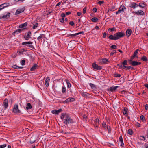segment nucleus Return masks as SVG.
<instances>
[{"label":"nucleus","mask_w":148,"mask_h":148,"mask_svg":"<svg viewBox=\"0 0 148 148\" xmlns=\"http://www.w3.org/2000/svg\"><path fill=\"white\" fill-rule=\"evenodd\" d=\"M60 117L63 120L64 123L66 125L73 123V119L67 114L62 113L61 114Z\"/></svg>","instance_id":"1"},{"label":"nucleus","mask_w":148,"mask_h":148,"mask_svg":"<svg viewBox=\"0 0 148 148\" xmlns=\"http://www.w3.org/2000/svg\"><path fill=\"white\" fill-rule=\"evenodd\" d=\"M125 36V34L122 32L116 33L114 34V36H115L116 40L124 37Z\"/></svg>","instance_id":"2"},{"label":"nucleus","mask_w":148,"mask_h":148,"mask_svg":"<svg viewBox=\"0 0 148 148\" xmlns=\"http://www.w3.org/2000/svg\"><path fill=\"white\" fill-rule=\"evenodd\" d=\"M32 44L33 42L31 41L25 42H22V45H25L32 49H34V47L33 45H32Z\"/></svg>","instance_id":"3"},{"label":"nucleus","mask_w":148,"mask_h":148,"mask_svg":"<svg viewBox=\"0 0 148 148\" xmlns=\"http://www.w3.org/2000/svg\"><path fill=\"white\" fill-rule=\"evenodd\" d=\"M13 112L14 113H19L21 111L18 109V106L17 104H15L13 108Z\"/></svg>","instance_id":"4"},{"label":"nucleus","mask_w":148,"mask_h":148,"mask_svg":"<svg viewBox=\"0 0 148 148\" xmlns=\"http://www.w3.org/2000/svg\"><path fill=\"white\" fill-rule=\"evenodd\" d=\"M132 13L138 16L143 15L145 14L144 12L141 10H139L136 11H133Z\"/></svg>","instance_id":"5"},{"label":"nucleus","mask_w":148,"mask_h":148,"mask_svg":"<svg viewBox=\"0 0 148 148\" xmlns=\"http://www.w3.org/2000/svg\"><path fill=\"white\" fill-rule=\"evenodd\" d=\"M126 9V8L124 6H121L119 8L118 11L116 12V14H119L122 12Z\"/></svg>","instance_id":"6"},{"label":"nucleus","mask_w":148,"mask_h":148,"mask_svg":"<svg viewBox=\"0 0 148 148\" xmlns=\"http://www.w3.org/2000/svg\"><path fill=\"white\" fill-rule=\"evenodd\" d=\"M138 6V5L136 3L132 2L129 4V7L135 9Z\"/></svg>","instance_id":"7"},{"label":"nucleus","mask_w":148,"mask_h":148,"mask_svg":"<svg viewBox=\"0 0 148 148\" xmlns=\"http://www.w3.org/2000/svg\"><path fill=\"white\" fill-rule=\"evenodd\" d=\"M130 64L133 66H135L138 65H140L141 63L140 62H138L135 61H133L130 62Z\"/></svg>","instance_id":"8"},{"label":"nucleus","mask_w":148,"mask_h":148,"mask_svg":"<svg viewBox=\"0 0 148 148\" xmlns=\"http://www.w3.org/2000/svg\"><path fill=\"white\" fill-rule=\"evenodd\" d=\"M82 95L86 98H90L91 97V95L89 93L86 92H82L81 93Z\"/></svg>","instance_id":"9"},{"label":"nucleus","mask_w":148,"mask_h":148,"mask_svg":"<svg viewBox=\"0 0 148 148\" xmlns=\"http://www.w3.org/2000/svg\"><path fill=\"white\" fill-rule=\"evenodd\" d=\"M32 34L30 31H28L27 35H25L24 36V38L26 40H28L31 38Z\"/></svg>","instance_id":"10"},{"label":"nucleus","mask_w":148,"mask_h":148,"mask_svg":"<svg viewBox=\"0 0 148 148\" xmlns=\"http://www.w3.org/2000/svg\"><path fill=\"white\" fill-rule=\"evenodd\" d=\"M8 104V100L7 99H5L4 100L3 102V106L4 109H6L7 108Z\"/></svg>","instance_id":"11"},{"label":"nucleus","mask_w":148,"mask_h":148,"mask_svg":"<svg viewBox=\"0 0 148 148\" xmlns=\"http://www.w3.org/2000/svg\"><path fill=\"white\" fill-rule=\"evenodd\" d=\"M92 67L95 69L100 70L102 69L101 66H98V65L96 64L95 63H93L92 65Z\"/></svg>","instance_id":"12"},{"label":"nucleus","mask_w":148,"mask_h":148,"mask_svg":"<svg viewBox=\"0 0 148 148\" xmlns=\"http://www.w3.org/2000/svg\"><path fill=\"white\" fill-rule=\"evenodd\" d=\"M62 111V109H59L58 110H53L51 111V112L52 113L55 114H58Z\"/></svg>","instance_id":"13"},{"label":"nucleus","mask_w":148,"mask_h":148,"mask_svg":"<svg viewBox=\"0 0 148 148\" xmlns=\"http://www.w3.org/2000/svg\"><path fill=\"white\" fill-rule=\"evenodd\" d=\"M75 99L73 98H69L65 100V102L67 103L68 102L74 101H75Z\"/></svg>","instance_id":"14"},{"label":"nucleus","mask_w":148,"mask_h":148,"mask_svg":"<svg viewBox=\"0 0 148 148\" xmlns=\"http://www.w3.org/2000/svg\"><path fill=\"white\" fill-rule=\"evenodd\" d=\"M50 81V79L49 77H47L46 78L45 84L47 87H48L49 86V82Z\"/></svg>","instance_id":"15"},{"label":"nucleus","mask_w":148,"mask_h":148,"mask_svg":"<svg viewBox=\"0 0 148 148\" xmlns=\"http://www.w3.org/2000/svg\"><path fill=\"white\" fill-rule=\"evenodd\" d=\"M25 29V28H22L21 29H17L15 30L14 32L12 34H18V33H20L22 30H23Z\"/></svg>","instance_id":"16"},{"label":"nucleus","mask_w":148,"mask_h":148,"mask_svg":"<svg viewBox=\"0 0 148 148\" xmlns=\"http://www.w3.org/2000/svg\"><path fill=\"white\" fill-rule=\"evenodd\" d=\"M132 33V30L130 29H128L126 31V34L128 37H129Z\"/></svg>","instance_id":"17"},{"label":"nucleus","mask_w":148,"mask_h":148,"mask_svg":"<svg viewBox=\"0 0 148 148\" xmlns=\"http://www.w3.org/2000/svg\"><path fill=\"white\" fill-rule=\"evenodd\" d=\"M24 10L23 8L17 9L15 12V15H17L23 12Z\"/></svg>","instance_id":"18"},{"label":"nucleus","mask_w":148,"mask_h":148,"mask_svg":"<svg viewBox=\"0 0 148 148\" xmlns=\"http://www.w3.org/2000/svg\"><path fill=\"white\" fill-rule=\"evenodd\" d=\"M119 86H118L110 87L109 88V90L111 92L114 91Z\"/></svg>","instance_id":"19"},{"label":"nucleus","mask_w":148,"mask_h":148,"mask_svg":"<svg viewBox=\"0 0 148 148\" xmlns=\"http://www.w3.org/2000/svg\"><path fill=\"white\" fill-rule=\"evenodd\" d=\"M27 25V23L25 22L23 24H21L19 25V27L20 28H23L26 26ZM26 29V28H25Z\"/></svg>","instance_id":"20"},{"label":"nucleus","mask_w":148,"mask_h":148,"mask_svg":"<svg viewBox=\"0 0 148 148\" xmlns=\"http://www.w3.org/2000/svg\"><path fill=\"white\" fill-rule=\"evenodd\" d=\"M89 85L92 89L95 90H97V88L95 85L92 83H90L89 84Z\"/></svg>","instance_id":"21"},{"label":"nucleus","mask_w":148,"mask_h":148,"mask_svg":"<svg viewBox=\"0 0 148 148\" xmlns=\"http://www.w3.org/2000/svg\"><path fill=\"white\" fill-rule=\"evenodd\" d=\"M1 6H2L3 8L4 9L5 7H7L9 6L10 4L8 3H3L2 4H1Z\"/></svg>","instance_id":"22"},{"label":"nucleus","mask_w":148,"mask_h":148,"mask_svg":"<svg viewBox=\"0 0 148 148\" xmlns=\"http://www.w3.org/2000/svg\"><path fill=\"white\" fill-rule=\"evenodd\" d=\"M38 66L36 64H35L31 68L30 70L31 71H34L38 67Z\"/></svg>","instance_id":"23"},{"label":"nucleus","mask_w":148,"mask_h":148,"mask_svg":"<svg viewBox=\"0 0 148 148\" xmlns=\"http://www.w3.org/2000/svg\"><path fill=\"white\" fill-rule=\"evenodd\" d=\"M127 108H124V109L123 110V113L124 115L126 116H127L128 115L127 113Z\"/></svg>","instance_id":"24"},{"label":"nucleus","mask_w":148,"mask_h":148,"mask_svg":"<svg viewBox=\"0 0 148 148\" xmlns=\"http://www.w3.org/2000/svg\"><path fill=\"white\" fill-rule=\"evenodd\" d=\"M27 51L25 49L23 48L18 51V53L19 54H21L24 52H26Z\"/></svg>","instance_id":"25"},{"label":"nucleus","mask_w":148,"mask_h":148,"mask_svg":"<svg viewBox=\"0 0 148 148\" xmlns=\"http://www.w3.org/2000/svg\"><path fill=\"white\" fill-rule=\"evenodd\" d=\"M32 108V106L31 105L30 103H28L27 105L26 106V108L27 110L31 109Z\"/></svg>","instance_id":"26"},{"label":"nucleus","mask_w":148,"mask_h":148,"mask_svg":"<svg viewBox=\"0 0 148 148\" xmlns=\"http://www.w3.org/2000/svg\"><path fill=\"white\" fill-rule=\"evenodd\" d=\"M124 68L123 69H125L133 70L134 69L133 67L129 66H124Z\"/></svg>","instance_id":"27"},{"label":"nucleus","mask_w":148,"mask_h":148,"mask_svg":"<svg viewBox=\"0 0 148 148\" xmlns=\"http://www.w3.org/2000/svg\"><path fill=\"white\" fill-rule=\"evenodd\" d=\"M10 13L8 12V13L6 15H3V18H8L10 16Z\"/></svg>","instance_id":"28"},{"label":"nucleus","mask_w":148,"mask_h":148,"mask_svg":"<svg viewBox=\"0 0 148 148\" xmlns=\"http://www.w3.org/2000/svg\"><path fill=\"white\" fill-rule=\"evenodd\" d=\"M115 36H114L112 35H110L109 36H108V38L111 40H116V39L115 38Z\"/></svg>","instance_id":"29"},{"label":"nucleus","mask_w":148,"mask_h":148,"mask_svg":"<svg viewBox=\"0 0 148 148\" xmlns=\"http://www.w3.org/2000/svg\"><path fill=\"white\" fill-rule=\"evenodd\" d=\"M146 5L143 3H139V5H138V6H139L141 8H144Z\"/></svg>","instance_id":"30"},{"label":"nucleus","mask_w":148,"mask_h":148,"mask_svg":"<svg viewBox=\"0 0 148 148\" xmlns=\"http://www.w3.org/2000/svg\"><path fill=\"white\" fill-rule=\"evenodd\" d=\"M127 63V60H125L122 63L123 65V69L124 67V66H126L125 65H126Z\"/></svg>","instance_id":"31"},{"label":"nucleus","mask_w":148,"mask_h":148,"mask_svg":"<svg viewBox=\"0 0 148 148\" xmlns=\"http://www.w3.org/2000/svg\"><path fill=\"white\" fill-rule=\"evenodd\" d=\"M77 33H75V34H68V36H71L72 37H75L77 35Z\"/></svg>","instance_id":"32"},{"label":"nucleus","mask_w":148,"mask_h":148,"mask_svg":"<svg viewBox=\"0 0 148 148\" xmlns=\"http://www.w3.org/2000/svg\"><path fill=\"white\" fill-rule=\"evenodd\" d=\"M141 60L144 61L146 62L148 60L147 58L145 56H144L141 58Z\"/></svg>","instance_id":"33"},{"label":"nucleus","mask_w":148,"mask_h":148,"mask_svg":"<svg viewBox=\"0 0 148 148\" xmlns=\"http://www.w3.org/2000/svg\"><path fill=\"white\" fill-rule=\"evenodd\" d=\"M91 20L93 22H97L98 21V19L96 17H93L91 19Z\"/></svg>","instance_id":"34"},{"label":"nucleus","mask_w":148,"mask_h":148,"mask_svg":"<svg viewBox=\"0 0 148 148\" xmlns=\"http://www.w3.org/2000/svg\"><path fill=\"white\" fill-rule=\"evenodd\" d=\"M12 67L14 69H20L23 68L22 67H19L16 65H14L12 66Z\"/></svg>","instance_id":"35"},{"label":"nucleus","mask_w":148,"mask_h":148,"mask_svg":"<svg viewBox=\"0 0 148 148\" xmlns=\"http://www.w3.org/2000/svg\"><path fill=\"white\" fill-rule=\"evenodd\" d=\"M102 126L103 128L104 129H106V128H107V127H108V126H107L106 123L104 122H103V123H102Z\"/></svg>","instance_id":"36"},{"label":"nucleus","mask_w":148,"mask_h":148,"mask_svg":"<svg viewBox=\"0 0 148 148\" xmlns=\"http://www.w3.org/2000/svg\"><path fill=\"white\" fill-rule=\"evenodd\" d=\"M45 35L41 34H40V36L37 38V39L38 40H39L43 37L45 38Z\"/></svg>","instance_id":"37"},{"label":"nucleus","mask_w":148,"mask_h":148,"mask_svg":"<svg viewBox=\"0 0 148 148\" xmlns=\"http://www.w3.org/2000/svg\"><path fill=\"white\" fill-rule=\"evenodd\" d=\"M87 116L85 115H84L83 116V119L84 120L85 122H86L87 121Z\"/></svg>","instance_id":"38"},{"label":"nucleus","mask_w":148,"mask_h":148,"mask_svg":"<svg viewBox=\"0 0 148 148\" xmlns=\"http://www.w3.org/2000/svg\"><path fill=\"white\" fill-rule=\"evenodd\" d=\"M140 119L141 120H142V121H146L145 117L144 116H143V115H141L140 116Z\"/></svg>","instance_id":"39"},{"label":"nucleus","mask_w":148,"mask_h":148,"mask_svg":"<svg viewBox=\"0 0 148 148\" xmlns=\"http://www.w3.org/2000/svg\"><path fill=\"white\" fill-rule=\"evenodd\" d=\"M102 64H105L108 62V60L106 58H103L102 59Z\"/></svg>","instance_id":"40"},{"label":"nucleus","mask_w":148,"mask_h":148,"mask_svg":"<svg viewBox=\"0 0 148 148\" xmlns=\"http://www.w3.org/2000/svg\"><path fill=\"white\" fill-rule=\"evenodd\" d=\"M66 88L64 86H63L62 90V93H64L66 92Z\"/></svg>","instance_id":"41"},{"label":"nucleus","mask_w":148,"mask_h":148,"mask_svg":"<svg viewBox=\"0 0 148 148\" xmlns=\"http://www.w3.org/2000/svg\"><path fill=\"white\" fill-rule=\"evenodd\" d=\"M136 57V56L134 55H133L131 57L130 59L129 60L130 62L133 61V60Z\"/></svg>","instance_id":"42"},{"label":"nucleus","mask_w":148,"mask_h":148,"mask_svg":"<svg viewBox=\"0 0 148 148\" xmlns=\"http://www.w3.org/2000/svg\"><path fill=\"white\" fill-rule=\"evenodd\" d=\"M66 83L67 84V87L68 88H70L71 87V84L69 82V81L66 80Z\"/></svg>","instance_id":"43"},{"label":"nucleus","mask_w":148,"mask_h":148,"mask_svg":"<svg viewBox=\"0 0 148 148\" xmlns=\"http://www.w3.org/2000/svg\"><path fill=\"white\" fill-rule=\"evenodd\" d=\"M38 24L37 23H35L33 26V29H36L37 27L38 26Z\"/></svg>","instance_id":"44"},{"label":"nucleus","mask_w":148,"mask_h":148,"mask_svg":"<svg viewBox=\"0 0 148 148\" xmlns=\"http://www.w3.org/2000/svg\"><path fill=\"white\" fill-rule=\"evenodd\" d=\"M128 133L130 135H132L133 133L132 130L131 129H129L128 130Z\"/></svg>","instance_id":"45"},{"label":"nucleus","mask_w":148,"mask_h":148,"mask_svg":"<svg viewBox=\"0 0 148 148\" xmlns=\"http://www.w3.org/2000/svg\"><path fill=\"white\" fill-rule=\"evenodd\" d=\"M116 51L115 50H113L110 53V55L111 56L113 55L115 53H116Z\"/></svg>","instance_id":"46"},{"label":"nucleus","mask_w":148,"mask_h":148,"mask_svg":"<svg viewBox=\"0 0 148 148\" xmlns=\"http://www.w3.org/2000/svg\"><path fill=\"white\" fill-rule=\"evenodd\" d=\"M138 51H139L138 49H137L136 50V51L134 52L133 55H134L135 56H136V55L138 53Z\"/></svg>","instance_id":"47"},{"label":"nucleus","mask_w":148,"mask_h":148,"mask_svg":"<svg viewBox=\"0 0 148 148\" xmlns=\"http://www.w3.org/2000/svg\"><path fill=\"white\" fill-rule=\"evenodd\" d=\"M7 146L6 144H4L3 145H0V148H4L5 147Z\"/></svg>","instance_id":"48"},{"label":"nucleus","mask_w":148,"mask_h":148,"mask_svg":"<svg viewBox=\"0 0 148 148\" xmlns=\"http://www.w3.org/2000/svg\"><path fill=\"white\" fill-rule=\"evenodd\" d=\"M25 60H24V59L22 60L21 61V64L22 65H25Z\"/></svg>","instance_id":"49"},{"label":"nucleus","mask_w":148,"mask_h":148,"mask_svg":"<svg viewBox=\"0 0 148 148\" xmlns=\"http://www.w3.org/2000/svg\"><path fill=\"white\" fill-rule=\"evenodd\" d=\"M110 47L112 49H115L117 48V46L116 45H112L110 46Z\"/></svg>","instance_id":"50"},{"label":"nucleus","mask_w":148,"mask_h":148,"mask_svg":"<svg viewBox=\"0 0 148 148\" xmlns=\"http://www.w3.org/2000/svg\"><path fill=\"white\" fill-rule=\"evenodd\" d=\"M114 76L116 77H119L121 76V75L120 74H116L114 75Z\"/></svg>","instance_id":"51"},{"label":"nucleus","mask_w":148,"mask_h":148,"mask_svg":"<svg viewBox=\"0 0 148 148\" xmlns=\"http://www.w3.org/2000/svg\"><path fill=\"white\" fill-rule=\"evenodd\" d=\"M107 130L108 131V132L109 133L111 132V130H110V126H108L107 127Z\"/></svg>","instance_id":"52"},{"label":"nucleus","mask_w":148,"mask_h":148,"mask_svg":"<svg viewBox=\"0 0 148 148\" xmlns=\"http://www.w3.org/2000/svg\"><path fill=\"white\" fill-rule=\"evenodd\" d=\"M69 24L71 25L72 26H73L74 25V22L72 21H71L69 22Z\"/></svg>","instance_id":"53"},{"label":"nucleus","mask_w":148,"mask_h":148,"mask_svg":"<svg viewBox=\"0 0 148 148\" xmlns=\"http://www.w3.org/2000/svg\"><path fill=\"white\" fill-rule=\"evenodd\" d=\"M119 140L120 142H123V141L121 135L119 137Z\"/></svg>","instance_id":"54"},{"label":"nucleus","mask_w":148,"mask_h":148,"mask_svg":"<svg viewBox=\"0 0 148 148\" xmlns=\"http://www.w3.org/2000/svg\"><path fill=\"white\" fill-rule=\"evenodd\" d=\"M107 35V34L106 32H105L103 33V37L104 38H106V36Z\"/></svg>","instance_id":"55"},{"label":"nucleus","mask_w":148,"mask_h":148,"mask_svg":"<svg viewBox=\"0 0 148 148\" xmlns=\"http://www.w3.org/2000/svg\"><path fill=\"white\" fill-rule=\"evenodd\" d=\"M97 9L96 8H94L93 9L92 11L93 12L95 13L97 12Z\"/></svg>","instance_id":"56"},{"label":"nucleus","mask_w":148,"mask_h":148,"mask_svg":"<svg viewBox=\"0 0 148 148\" xmlns=\"http://www.w3.org/2000/svg\"><path fill=\"white\" fill-rule=\"evenodd\" d=\"M104 3V1H99L98 3L100 5H101V4H103Z\"/></svg>","instance_id":"57"},{"label":"nucleus","mask_w":148,"mask_h":148,"mask_svg":"<svg viewBox=\"0 0 148 148\" xmlns=\"http://www.w3.org/2000/svg\"><path fill=\"white\" fill-rule=\"evenodd\" d=\"M115 30V28L113 27V28H109L108 30V31L110 30L111 31V32H112V31H114V30Z\"/></svg>","instance_id":"58"},{"label":"nucleus","mask_w":148,"mask_h":148,"mask_svg":"<svg viewBox=\"0 0 148 148\" xmlns=\"http://www.w3.org/2000/svg\"><path fill=\"white\" fill-rule=\"evenodd\" d=\"M86 8L85 7L83 9V13L85 14L86 12Z\"/></svg>","instance_id":"59"},{"label":"nucleus","mask_w":148,"mask_h":148,"mask_svg":"<svg viewBox=\"0 0 148 148\" xmlns=\"http://www.w3.org/2000/svg\"><path fill=\"white\" fill-rule=\"evenodd\" d=\"M135 125L138 127H140V124L138 122H136Z\"/></svg>","instance_id":"60"},{"label":"nucleus","mask_w":148,"mask_h":148,"mask_svg":"<svg viewBox=\"0 0 148 148\" xmlns=\"http://www.w3.org/2000/svg\"><path fill=\"white\" fill-rule=\"evenodd\" d=\"M65 14L64 13L62 14L61 15V16L62 17V18L65 17Z\"/></svg>","instance_id":"61"},{"label":"nucleus","mask_w":148,"mask_h":148,"mask_svg":"<svg viewBox=\"0 0 148 148\" xmlns=\"http://www.w3.org/2000/svg\"><path fill=\"white\" fill-rule=\"evenodd\" d=\"M64 21V19L63 18H62L61 19H60V21L62 23Z\"/></svg>","instance_id":"62"},{"label":"nucleus","mask_w":148,"mask_h":148,"mask_svg":"<svg viewBox=\"0 0 148 148\" xmlns=\"http://www.w3.org/2000/svg\"><path fill=\"white\" fill-rule=\"evenodd\" d=\"M95 121L97 123H99V122L100 121L98 119H96L95 120Z\"/></svg>","instance_id":"63"},{"label":"nucleus","mask_w":148,"mask_h":148,"mask_svg":"<svg viewBox=\"0 0 148 148\" xmlns=\"http://www.w3.org/2000/svg\"><path fill=\"white\" fill-rule=\"evenodd\" d=\"M71 12H66V15H68L71 14Z\"/></svg>","instance_id":"64"}]
</instances>
